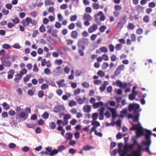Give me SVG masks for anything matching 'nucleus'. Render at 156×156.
Segmentation results:
<instances>
[{
  "mask_svg": "<svg viewBox=\"0 0 156 156\" xmlns=\"http://www.w3.org/2000/svg\"><path fill=\"white\" fill-rule=\"evenodd\" d=\"M139 128L136 132V136L139 137L141 136H144L145 141H143L142 143L144 145L147 146L145 148V150L151 155L152 154L150 150L149 147L151 142V131L150 130L144 129L142 126Z\"/></svg>",
  "mask_w": 156,
  "mask_h": 156,
  "instance_id": "obj_1",
  "label": "nucleus"
},
{
  "mask_svg": "<svg viewBox=\"0 0 156 156\" xmlns=\"http://www.w3.org/2000/svg\"><path fill=\"white\" fill-rule=\"evenodd\" d=\"M89 43L88 39L82 38L78 40L77 46L78 48L83 50H85L86 46H88Z\"/></svg>",
  "mask_w": 156,
  "mask_h": 156,
  "instance_id": "obj_2",
  "label": "nucleus"
},
{
  "mask_svg": "<svg viewBox=\"0 0 156 156\" xmlns=\"http://www.w3.org/2000/svg\"><path fill=\"white\" fill-rule=\"evenodd\" d=\"M140 108L139 105L137 103H132L129 105L128 111L130 112L133 111V113L135 114L139 113L140 111L139 109Z\"/></svg>",
  "mask_w": 156,
  "mask_h": 156,
  "instance_id": "obj_3",
  "label": "nucleus"
},
{
  "mask_svg": "<svg viewBox=\"0 0 156 156\" xmlns=\"http://www.w3.org/2000/svg\"><path fill=\"white\" fill-rule=\"evenodd\" d=\"M109 104V102L105 103V106L107 107V109L110 111L112 114V121L114 119L117 117V113L116 112V109L115 108H112L108 106Z\"/></svg>",
  "mask_w": 156,
  "mask_h": 156,
  "instance_id": "obj_4",
  "label": "nucleus"
},
{
  "mask_svg": "<svg viewBox=\"0 0 156 156\" xmlns=\"http://www.w3.org/2000/svg\"><path fill=\"white\" fill-rule=\"evenodd\" d=\"M10 58L9 56L3 57L0 58L2 64L6 67H9L11 65V62L8 60Z\"/></svg>",
  "mask_w": 156,
  "mask_h": 156,
  "instance_id": "obj_5",
  "label": "nucleus"
},
{
  "mask_svg": "<svg viewBox=\"0 0 156 156\" xmlns=\"http://www.w3.org/2000/svg\"><path fill=\"white\" fill-rule=\"evenodd\" d=\"M16 119H18L23 118V120L22 121H23L27 119L28 117V114L24 112L20 113L16 112Z\"/></svg>",
  "mask_w": 156,
  "mask_h": 156,
  "instance_id": "obj_6",
  "label": "nucleus"
},
{
  "mask_svg": "<svg viewBox=\"0 0 156 156\" xmlns=\"http://www.w3.org/2000/svg\"><path fill=\"white\" fill-rule=\"evenodd\" d=\"M65 107L61 105H55L53 108V111L55 113L64 112Z\"/></svg>",
  "mask_w": 156,
  "mask_h": 156,
  "instance_id": "obj_7",
  "label": "nucleus"
},
{
  "mask_svg": "<svg viewBox=\"0 0 156 156\" xmlns=\"http://www.w3.org/2000/svg\"><path fill=\"white\" fill-rule=\"evenodd\" d=\"M45 149L49 152V155L50 156H53L58 153V151L57 149H54L52 150V147H48L46 148Z\"/></svg>",
  "mask_w": 156,
  "mask_h": 156,
  "instance_id": "obj_8",
  "label": "nucleus"
},
{
  "mask_svg": "<svg viewBox=\"0 0 156 156\" xmlns=\"http://www.w3.org/2000/svg\"><path fill=\"white\" fill-rule=\"evenodd\" d=\"M136 86H134L133 88L132 93L133 94H130L129 96V99L130 100H133L135 99V96L137 94V92L135 91L136 89Z\"/></svg>",
  "mask_w": 156,
  "mask_h": 156,
  "instance_id": "obj_9",
  "label": "nucleus"
},
{
  "mask_svg": "<svg viewBox=\"0 0 156 156\" xmlns=\"http://www.w3.org/2000/svg\"><path fill=\"white\" fill-rule=\"evenodd\" d=\"M126 16H123L122 18L120 20L118 23V28L121 29L123 25L126 23Z\"/></svg>",
  "mask_w": 156,
  "mask_h": 156,
  "instance_id": "obj_10",
  "label": "nucleus"
},
{
  "mask_svg": "<svg viewBox=\"0 0 156 156\" xmlns=\"http://www.w3.org/2000/svg\"><path fill=\"white\" fill-rule=\"evenodd\" d=\"M138 150L134 151L132 153L134 156H140V153L142 150V148L141 146L138 145Z\"/></svg>",
  "mask_w": 156,
  "mask_h": 156,
  "instance_id": "obj_11",
  "label": "nucleus"
},
{
  "mask_svg": "<svg viewBox=\"0 0 156 156\" xmlns=\"http://www.w3.org/2000/svg\"><path fill=\"white\" fill-rule=\"evenodd\" d=\"M141 126L140 124L138 123L137 124H133V126L130 128L129 129L131 131H134L137 130Z\"/></svg>",
  "mask_w": 156,
  "mask_h": 156,
  "instance_id": "obj_12",
  "label": "nucleus"
},
{
  "mask_svg": "<svg viewBox=\"0 0 156 156\" xmlns=\"http://www.w3.org/2000/svg\"><path fill=\"white\" fill-rule=\"evenodd\" d=\"M98 28L97 25L96 24H94L93 26H91L88 28V32L90 33H91L97 29Z\"/></svg>",
  "mask_w": 156,
  "mask_h": 156,
  "instance_id": "obj_13",
  "label": "nucleus"
},
{
  "mask_svg": "<svg viewBox=\"0 0 156 156\" xmlns=\"http://www.w3.org/2000/svg\"><path fill=\"white\" fill-rule=\"evenodd\" d=\"M15 73V71L14 70L12 69H10L8 72V73L9 74L8 75V79H11L12 78L13 75Z\"/></svg>",
  "mask_w": 156,
  "mask_h": 156,
  "instance_id": "obj_14",
  "label": "nucleus"
},
{
  "mask_svg": "<svg viewBox=\"0 0 156 156\" xmlns=\"http://www.w3.org/2000/svg\"><path fill=\"white\" fill-rule=\"evenodd\" d=\"M118 86L122 88H124L127 87V83H122L121 81L118 80Z\"/></svg>",
  "mask_w": 156,
  "mask_h": 156,
  "instance_id": "obj_15",
  "label": "nucleus"
},
{
  "mask_svg": "<svg viewBox=\"0 0 156 156\" xmlns=\"http://www.w3.org/2000/svg\"><path fill=\"white\" fill-rule=\"evenodd\" d=\"M83 19L85 20L90 21L92 20V17L89 14L85 13L83 16Z\"/></svg>",
  "mask_w": 156,
  "mask_h": 156,
  "instance_id": "obj_16",
  "label": "nucleus"
},
{
  "mask_svg": "<svg viewBox=\"0 0 156 156\" xmlns=\"http://www.w3.org/2000/svg\"><path fill=\"white\" fill-rule=\"evenodd\" d=\"M91 125L94 126L93 127H95L96 129L97 127L99 126H100L99 122L98 121L94 120H92L91 121Z\"/></svg>",
  "mask_w": 156,
  "mask_h": 156,
  "instance_id": "obj_17",
  "label": "nucleus"
},
{
  "mask_svg": "<svg viewBox=\"0 0 156 156\" xmlns=\"http://www.w3.org/2000/svg\"><path fill=\"white\" fill-rule=\"evenodd\" d=\"M73 137V134L70 132L67 133L66 134L65 138L67 140H71Z\"/></svg>",
  "mask_w": 156,
  "mask_h": 156,
  "instance_id": "obj_18",
  "label": "nucleus"
},
{
  "mask_svg": "<svg viewBox=\"0 0 156 156\" xmlns=\"http://www.w3.org/2000/svg\"><path fill=\"white\" fill-rule=\"evenodd\" d=\"M125 66L124 65H122L118 67V75L120 74V72L125 70Z\"/></svg>",
  "mask_w": 156,
  "mask_h": 156,
  "instance_id": "obj_19",
  "label": "nucleus"
},
{
  "mask_svg": "<svg viewBox=\"0 0 156 156\" xmlns=\"http://www.w3.org/2000/svg\"><path fill=\"white\" fill-rule=\"evenodd\" d=\"M15 78L14 79V80L16 82L18 83V81L17 80L21 79L22 76L21 75L17 73L15 75Z\"/></svg>",
  "mask_w": 156,
  "mask_h": 156,
  "instance_id": "obj_20",
  "label": "nucleus"
},
{
  "mask_svg": "<svg viewBox=\"0 0 156 156\" xmlns=\"http://www.w3.org/2000/svg\"><path fill=\"white\" fill-rule=\"evenodd\" d=\"M102 14H103V12L101 11L99 12L98 14H96L94 15V17L95 18V22L98 23L99 21L98 17Z\"/></svg>",
  "mask_w": 156,
  "mask_h": 156,
  "instance_id": "obj_21",
  "label": "nucleus"
},
{
  "mask_svg": "<svg viewBox=\"0 0 156 156\" xmlns=\"http://www.w3.org/2000/svg\"><path fill=\"white\" fill-rule=\"evenodd\" d=\"M83 109L84 112H89L91 111V106L90 105H87L86 106H84Z\"/></svg>",
  "mask_w": 156,
  "mask_h": 156,
  "instance_id": "obj_22",
  "label": "nucleus"
},
{
  "mask_svg": "<svg viewBox=\"0 0 156 156\" xmlns=\"http://www.w3.org/2000/svg\"><path fill=\"white\" fill-rule=\"evenodd\" d=\"M78 35V33L77 31L74 30L71 33V37L74 39H76Z\"/></svg>",
  "mask_w": 156,
  "mask_h": 156,
  "instance_id": "obj_23",
  "label": "nucleus"
},
{
  "mask_svg": "<svg viewBox=\"0 0 156 156\" xmlns=\"http://www.w3.org/2000/svg\"><path fill=\"white\" fill-rule=\"evenodd\" d=\"M143 20L145 23H147L150 21L149 16L147 15H145L143 17Z\"/></svg>",
  "mask_w": 156,
  "mask_h": 156,
  "instance_id": "obj_24",
  "label": "nucleus"
},
{
  "mask_svg": "<svg viewBox=\"0 0 156 156\" xmlns=\"http://www.w3.org/2000/svg\"><path fill=\"white\" fill-rule=\"evenodd\" d=\"M66 148V147L63 145H62L59 146L58 148L57 151L59 152H61L65 150Z\"/></svg>",
  "mask_w": 156,
  "mask_h": 156,
  "instance_id": "obj_25",
  "label": "nucleus"
},
{
  "mask_svg": "<svg viewBox=\"0 0 156 156\" xmlns=\"http://www.w3.org/2000/svg\"><path fill=\"white\" fill-rule=\"evenodd\" d=\"M49 127L51 129H54L56 127V125L55 123L54 122H51L50 123L49 125Z\"/></svg>",
  "mask_w": 156,
  "mask_h": 156,
  "instance_id": "obj_26",
  "label": "nucleus"
},
{
  "mask_svg": "<svg viewBox=\"0 0 156 156\" xmlns=\"http://www.w3.org/2000/svg\"><path fill=\"white\" fill-rule=\"evenodd\" d=\"M11 21L15 25L18 24L20 22V20L17 17H16L14 19H13L11 20Z\"/></svg>",
  "mask_w": 156,
  "mask_h": 156,
  "instance_id": "obj_27",
  "label": "nucleus"
},
{
  "mask_svg": "<svg viewBox=\"0 0 156 156\" xmlns=\"http://www.w3.org/2000/svg\"><path fill=\"white\" fill-rule=\"evenodd\" d=\"M91 149H93L94 147L88 145H86L83 147V150L85 151L90 150Z\"/></svg>",
  "mask_w": 156,
  "mask_h": 156,
  "instance_id": "obj_28",
  "label": "nucleus"
},
{
  "mask_svg": "<svg viewBox=\"0 0 156 156\" xmlns=\"http://www.w3.org/2000/svg\"><path fill=\"white\" fill-rule=\"evenodd\" d=\"M133 147V145L131 144L129 145L126 146L124 147V150L125 151L128 152V149H129L130 150H132Z\"/></svg>",
  "mask_w": 156,
  "mask_h": 156,
  "instance_id": "obj_29",
  "label": "nucleus"
},
{
  "mask_svg": "<svg viewBox=\"0 0 156 156\" xmlns=\"http://www.w3.org/2000/svg\"><path fill=\"white\" fill-rule=\"evenodd\" d=\"M136 113L137 114L133 116V122H137L138 121L139 114V113Z\"/></svg>",
  "mask_w": 156,
  "mask_h": 156,
  "instance_id": "obj_30",
  "label": "nucleus"
},
{
  "mask_svg": "<svg viewBox=\"0 0 156 156\" xmlns=\"http://www.w3.org/2000/svg\"><path fill=\"white\" fill-rule=\"evenodd\" d=\"M135 26L133 23H129L128 24L127 28L129 29L133 30L135 28Z\"/></svg>",
  "mask_w": 156,
  "mask_h": 156,
  "instance_id": "obj_31",
  "label": "nucleus"
},
{
  "mask_svg": "<svg viewBox=\"0 0 156 156\" xmlns=\"http://www.w3.org/2000/svg\"><path fill=\"white\" fill-rule=\"evenodd\" d=\"M77 105L76 102L74 100L71 101L69 103V105L71 107L74 106H76Z\"/></svg>",
  "mask_w": 156,
  "mask_h": 156,
  "instance_id": "obj_32",
  "label": "nucleus"
},
{
  "mask_svg": "<svg viewBox=\"0 0 156 156\" xmlns=\"http://www.w3.org/2000/svg\"><path fill=\"white\" fill-rule=\"evenodd\" d=\"M109 64L108 63L104 62L102 65L101 67L103 69H106L109 66Z\"/></svg>",
  "mask_w": 156,
  "mask_h": 156,
  "instance_id": "obj_33",
  "label": "nucleus"
},
{
  "mask_svg": "<svg viewBox=\"0 0 156 156\" xmlns=\"http://www.w3.org/2000/svg\"><path fill=\"white\" fill-rule=\"evenodd\" d=\"M49 113L47 112H45L42 115V117L44 119H47L49 117Z\"/></svg>",
  "mask_w": 156,
  "mask_h": 156,
  "instance_id": "obj_34",
  "label": "nucleus"
},
{
  "mask_svg": "<svg viewBox=\"0 0 156 156\" xmlns=\"http://www.w3.org/2000/svg\"><path fill=\"white\" fill-rule=\"evenodd\" d=\"M98 116V114L97 113H94L92 114V118L93 119V120L96 121L97 119Z\"/></svg>",
  "mask_w": 156,
  "mask_h": 156,
  "instance_id": "obj_35",
  "label": "nucleus"
},
{
  "mask_svg": "<svg viewBox=\"0 0 156 156\" xmlns=\"http://www.w3.org/2000/svg\"><path fill=\"white\" fill-rule=\"evenodd\" d=\"M92 7L94 9H98L99 7V4L97 3H94L92 5Z\"/></svg>",
  "mask_w": 156,
  "mask_h": 156,
  "instance_id": "obj_36",
  "label": "nucleus"
},
{
  "mask_svg": "<svg viewBox=\"0 0 156 156\" xmlns=\"http://www.w3.org/2000/svg\"><path fill=\"white\" fill-rule=\"evenodd\" d=\"M131 38L132 41L135 42L136 41V36L134 34H132L131 35Z\"/></svg>",
  "mask_w": 156,
  "mask_h": 156,
  "instance_id": "obj_37",
  "label": "nucleus"
},
{
  "mask_svg": "<svg viewBox=\"0 0 156 156\" xmlns=\"http://www.w3.org/2000/svg\"><path fill=\"white\" fill-rule=\"evenodd\" d=\"M135 9L136 10L140 11V10H143L144 8L143 6L138 5L135 7Z\"/></svg>",
  "mask_w": 156,
  "mask_h": 156,
  "instance_id": "obj_38",
  "label": "nucleus"
},
{
  "mask_svg": "<svg viewBox=\"0 0 156 156\" xmlns=\"http://www.w3.org/2000/svg\"><path fill=\"white\" fill-rule=\"evenodd\" d=\"M82 85L85 88H88L90 87V85L88 83L84 82L82 83Z\"/></svg>",
  "mask_w": 156,
  "mask_h": 156,
  "instance_id": "obj_39",
  "label": "nucleus"
},
{
  "mask_svg": "<svg viewBox=\"0 0 156 156\" xmlns=\"http://www.w3.org/2000/svg\"><path fill=\"white\" fill-rule=\"evenodd\" d=\"M2 105L4 108L6 110H7L9 108V105H8L6 102H4L2 104Z\"/></svg>",
  "mask_w": 156,
  "mask_h": 156,
  "instance_id": "obj_40",
  "label": "nucleus"
},
{
  "mask_svg": "<svg viewBox=\"0 0 156 156\" xmlns=\"http://www.w3.org/2000/svg\"><path fill=\"white\" fill-rule=\"evenodd\" d=\"M55 63L58 65H60L62 64L63 63L62 60L60 59H57L55 61Z\"/></svg>",
  "mask_w": 156,
  "mask_h": 156,
  "instance_id": "obj_41",
  "label": "nucleus"
},
{
  "mask_svg": "<svg viewBox=\"0 0 156 156\" xmlns=\"http://www.w3.org/2000/svg\"><path fill=\"white\" fill-rule=\"evenodd\" d=\"M39 30L40 32L43 33L45 31V29L44 26L42 24L40 27Z\"/></svg>",
  "mask_w": 156,
  "mask_h": 156,
  "instance_id": "obj_42",
  "label": "nucleus"
},
{
  "mask_svg": "<svg viewBox=\"0 0 156 156\" xmlns=\"http://www.w3.org/2000/svg\"><path fill=\"white\" fill-rule=\"evenodd\" d=\"M97 74L98 76L101 77H103L105 75V73L103 72L101 70H99Z\"/></svg>",
  "mask_w": 156,
  "mask_h": 156,
  "instance_id": "obj_43",
  "label": "nucleus"
},
{
  "mask_svg": "<svg viewBox=\"0 0 156 156\" xmlns=\"http://www.w3.org/2000/svg\"><path fill=\"white\" fill-rule=\"evenodd\" d=\"M30 14L34 18H35L37 16V12L36 11H31Z\"/></svg>",
  "mask_w": 156,
  "mask_h": 156,
  "instance_id": "obj_44",
  "label": "nucleus"
},
{
  "mask_svg": "<svg viewBox=\"0 0 156 156\" xmlns=\"http://www.w3.org/2000/svg\"><path fill=\"white\" fill-rule=\"evenodd\" d=\"M9 11L8 10L6 9L5 8H3L2 9V12L4 15H7L9 13Z\"/></svg>",
  "mask_w": 156,
  "mask_h": 156,
  "instance_id": "obj_45",
  "label": "nucleus"
},
{
  "mask_svg": "<svg viewBox=\"0 0 156 156\" xmlns=\"http://www.w3.org/2000/svg\"><path fill=\"white\" fill-rule=\"evenodd\" d=\"M39 69L37 66L36 64H34L33 66V71L34 72H37L38 71Z\"/></svg>",
  "mask_w": 156,
  "mask_h": 156,
  "instance_id": "obj_46",
  "label": "nucleus"
},
{
  "mask_svg": "<svg viewBox=\"0 0 156 156\" xmlns=\"http://www.w3.org/2000/svg\"><path fill=\"white\" fill-rule=\"evenodd\" d=\"M77 16L76 15H72L70 17V20L71 21H74L77 19Z\"/></svg>",
  "mask_w": 156,
  "mask_h": 156,
  "instance_id": "obj_47",
  "label": "nucleus"
},
{
  "mask_svg": "<svg viewBox=\"0 0 156 156\" xmlns=\"http://www.w3.org/2000/svg\"><path fill=\"white\" fill-rule=\"evenodd\" d=\"M82 73L81 71L76 70L75 71V75L76 76H80Z\"/></svg>",
  "mask_w": 156,
  "mask_h": 156,
  "instance_id": "obj_48",
  "label": "nucleus"
},
{
  "mask_svg": "<svg viewBox=\"0 0 156 156\" xmlns=\"http://www.w3.org/2000/svg\"><path fill=\"white\" fill-rule=\"evenodd\" d=\"M136 33L138 34H141L143 33V30L141 28H138L136 30Z\"/></svg>",
  "mask_w": 156,
  "mask_h": 156,
  "instance_id": "obj_49",
  "label": "nucleus"
},
{
  "mask_svg": "<svg viewBox=\"0 0 156 156\" xmlns=\"http://www.w3.org/2000/svg\"><path fill=\"white\" fill-rule=\"evenodd\" d=\"M71 118V115L69 114H66L64 117V121L67 120L68 119H69Z\"/></svg>",
  "mask_w": 156,
  "mask_h": 156,
  "instance_id": "obj_50",
  "label": "nucleus"
},
{
  "mask_svg": "<svg viewBox=\"0 0 156 156\" xmlns=\"http://www.w3.org/2000/svg\"><path fill=\"white\" fill-rule=\"evenodd\" d=\"M117 153V148H115L112 152H110L111 156H115Z\"/></svg>",
  "mask_w": 156,
  "mask_h": 156,
  "instance_id": "obj_51",
  "label": "nucleus"
},
{
  "mask_svg": "<svg viewBox=\"0 0 156 156\" xmlns=\"http://www.w3.org/2000/svg\"><path fill=\"white\" fill-rule=\"evenodd\" d=\"M82 35L84 37H87L89 36V34L86 30H85L82 32Z\"/></svg>",
  "mask_w": 156,
  "mask_h": 156,
  "instance_id": "obj_52",
  "label": "nucleus"
},
{
  "mask_svg": "<svg viewBox=\"0 0 156 156\" xmlns=\"http://www.w3.org/2000/svg\"><path fill=\"white\" fill-rule=\"evenodd\" d=\"M55 26L56 28H60L61 27L62 24L59 22H56L55 24Z\"/></svg>",
  "mask_w": 156,
  "mask_h": 156,
  "instance_id": "obj_53",
  "label": "nucleus"
},
{
  "mask_svg": "<svg viewBox=\"0 0 156 156\" xmlns=\"http://www.w3.org/2000/svg\"><path fill=\"white\" fill-rule=\"evenodd\" d=\"M102 59H103L105 61H107L108 60V55L106 54H104L102 55Z\"/></svg>",
  "mask_w": 156,
  "mask_h": 156,
  "instance_id": "obj_54",
  "label": "nucleus"
},
{
  "mask_svg": "<svg viewBox=\"0 0 156 156\" xmlns=\"http://www.w3.org/2000/svg\"><path fill=\"white\" fill-rule=\"evenodd\" d=\"M61 67L60 66L57 67L56 69L57 70V73L59 74H61L62 73V70L61 69Z\"/></svg>",
  "mask_w": 156,
  "mask_h": 156,
  "instance_id": "obj_55",
  "label": "nucleus"
},
{
  "mask_svg": "<svg viewBox=\"0 0 156 156\" xmlns=\"http://www.w3.org/2000/svg\"><path fill=\"white\" fill-rule=\"evenodd\" d=\"M106 28V27L105 26H102L99 28V30L101 32H104Z\"/></svg>",
  "mask_w": 156,
  "mask_h": 156,
  "instance_id": "obj_56",
  "label": "nucleus"
},
{
  "mask_svg": "<svg viewBox=\"0 0 156 156\" xmlns=\"http://www.w3.org/2000/svg\"><path fill=\"white\" fill-rule=\"evenodd\" d=\"M38 96L40 98H42L44 95V92L42 90L39 91L38 93Z\"/></svg>",
  "mask_w": 156,
  "mask_h": 156,
  "instance_id": "obj_57",
  "label": "nucleus"
},
{
  "mask_svg": "<svg viewBox=\"0 0 156 156\" xmlns=\"http://www.w3.org/2000/svg\"><path fill=\"white\" fill-rule=\"evenodd\" d=\"M51 3V0H45L44 2V4L45 6L49 5Z\"/></svg>",
  "mask_w": 156,
  "mask_h": 156,
  "instance_id": "obj_58",
  "label": "nucleus"
},
{
  "mask_svg": "<svg viewBox=\"0 0 156 156\" xmlns=\"http://www.w3.org/2000/svg\"><path fill=\"white\" fill-rule=\"evenodd\" d=\"M75 27V24L73 23H72L68 27L69 29L72 30L74 29Z\"/></svg>",
  "mask_w": 156,
  "mask_h": 156,
  "instance_id": "obj_59",
  "label": "nucleus"
},
{
  "mask_svg": "<svg viewBox=\"0 0 156 156\" xmlns=\"http://www.w3.org/2000/svg\"><path fill=\"white\" fill-rule=\"evenodd\" d=\"M16 146V145L13 143H10L8 146L9 148L12 149L15 148Z\"/></svg>",
  "mask_w": 156,
  "mask_h": 156,
  "instance_id": "obj_60",
  "label": "nucleus"
},
{
  "mask_svg": "<svg viewBox=\"0 0 156 156\" xmlns=\"http://www.w3.org/2000/svg\"><path fill=\"white\" fill-rule=\"evenodd\" d=\"M16 91L18 94L19 95H21L23 94V91L20 88H19L16 90Z\"/></svg>",
  "mask_w": 156,
  "mask_h": 156,
  "instance_id": "obj_61",
  "label": "nucleus"
},
{
  "mask_svg": "<svg viewBox=\"0 0 156 156\" xmlns=\"http://www.w3.org/2000/svg\"><path fill=\"white\" fill-rule=\"evenodd\" d=\"M12 47L16 49H19L20 48V46L18 43H16L13 45Z\"/></svg>",
  "mask_w": 156,
  "mask_h": 156,
  "instance_id": "obj_62",
  "label": "nucleus"
},
{
  "mask_svg": "<svg viewBox=\"0 0 156 156\" xmlns=\"http://www.w3.org/2000/svg\"><path fill=\"white\" fill-rule=\"evenodd\" d=\"M101 50L102 52L105 53L107 52L108 51L107 48L105 47H102L101 48Z\"/></svg>",
  "mask_w": 156,
  "mask_h": 156,
  "instance_id": "obj_63",
  "label": "nucleus"
},
{
  "mask_svg": "<svg viewBox=\"0 0 156 156\" xmlns=\"http://www.w3.org/2000/svg\"><path fill=\"white\" fill-rule=\"evenodd\" d=\"M27 72V70L25 69H23L20 71V73L23 76V75L26 74Z\"/></svg>",
  "mask_w": 156,
  "mask_h": 156,
  "instance_id": "obj_64",
  "label": "nucleus"
}]
</instances>
